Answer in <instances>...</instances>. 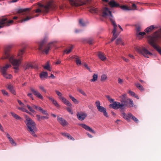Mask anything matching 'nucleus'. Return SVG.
<instances>
[{
  "mask_svg": "<svg viewBox=\"0 0 161 161\" xmlns=\"http://www.w3.org/2000/svg\"><path fill=\"white\" fill-rule=\"evenodd\" d=\"M31 9V8H20L19 9L18 11L17 12L18 13H22L24 12V14H26V13H25L26 11H30Z\"/></svg>",
  "mask_w": 161,
  "mask_h": 161,
  "instance_id": "22",
  "label": "nucleus"
},
{
  "mask_svg": "<svg viewBox=\"0 0 161 161\" xmlns=\"http://www.w3.org/2000/svg\"><path fill=\"white\" fill-rule=\"evenodd\" d=\"M90 11L92 13H97L98 11V9L97 8L94 7H92L90 8Z\"/></svg>",
  "mask_w": 161,
  "mask_h": 161,
  "instance_id": "43",
  "label": "nucleus"
},
{
  "mask_svg": "<svg viewBox=\"0 0 161 161\" xmlns=\"http://www.w3.org/2000/svg\"><path fill=\"white\" fill-rule=\"evenodd\" d=\"M9 141L10 142L11 144L14 146H16V144L15 142L14 141V140L12 138L10 139H9Z\"/></svg>",
  "mask_w": 161,
  "mask_h": 161,
  "instance_id": "46",
  "label": "nucleus"
},
{
  "mask_svg": "<svg viewBox=\"0 0 161 161\" xmlns=\"http://www.w3.org/2000/svg\"><path fill=\"white\" fill-rule=\"evenodd\" d=\"M24 68L25 70H26L30 68H33L34 67L31 63H28L25 65Z\"/></svg>",
  "mask_w": 161,
  "mask_h": 161,
  "instance_id": "27",
  "label": "nucleus"
},
{
  "mask_svg": "<svg viewBox=\"0 0 161 161\" xmlns=\"http://www.w3.org/2000/svg\"><path fill=\"white\" fill-rule=\"evenodd\" d=\"M57 120L59 123L63 126L66 125L67 123L66 121L62 117H58Z\"/></svg>",
  "mask_w": 161,
  "mask_h": 161,
  "instance_id": "19",
  "label": "nucleus"
},
{
  "mask_svg": "<svg viewBox=\"0 0 161 161\" xmlns=\"http://www.w3.org/2000/svg\"><path fill=\"white\" fill-rule=\"evenodd\" d=\"M25 48H23L21 50H20L18 53V56L19 57V58L17 59H20V62H21V61L22 60V55L25 52Z\"/></svg>",
  "mask_w": 161,
  "mask_h": 161,
  "instance_id": "23",
  "label": "nucleus"
},
{
  "mask_svg": "<svg viewBox=\"0 0 161 161\" xmlns=\"http://www.w3.org/2000/svg\"><path fill=\"white\" fill-rule=\"evenodd\" d=\"M96 106L98 110L103 114V115L106 117H108L109 116L106 112V109L103 106H100V102L98 101L95 102Z\"/></svg>",
  "mask_w": 161,
  "mask_h": 161,
  "instance_id": "10",
  "label": "nucleus"
},
{
  "mask_svg": "<svg viewBox=\"0 0 161 161\" xmlns=\"http://www.w3.org/2000/svg\"><path fill=\"white\" fill-rule=\"evenodd\" d=\"M8 89L12 94L14 95L15 94V91L12 86L11 85H8Z\"/></svg>",
  "mask_w": 161,
  "mask_h": 161,
  "instance_id": "31",
  "label": "nucleus"
},
{
  "mask_svg": "<svg viewBox=\"0 0 161 161\" xmlns=\"http://www.w3.org/2000/svg\"><path fill=\"white\" fill-rule=\"evenodd\" d=\"M73 46L72 45H69L68 47V49H66L64 51V52L66 53L67 54L69 53L71 51V50L73 48Z\"/></svg>",
  "mask_w": 161,
  "mask_h": 161,
  "instance_id": "33",
  "label": "nucleus"
},
{
  "mask_svg": "<svg viewBox=\"0 0 161 161\" xmlns=\"http://www.w3.org/2000/svg\"><path fill=\"white\" fill-rule=\"evenodd\" d=\"M55 92L59 96V98L60 99V98L61 97H63L62 96V94L59 92L57 90L55 91Z\"/></svg>",
  "mask_w": 161,
  "mask_h": 161,
  "instance_id": "47",
  "label": "nucleus"
},
{
  "mask_svg": "<svg viewBox=\"0 0 161 161\" xmlns=\"http://www.w3.org/2000/svg\"><path fill=\"white\" fill-rule=\"evenodd\" d=\"M154 28V25H152L146 28L145 30V31L147 32H148L151 31Z\"/></svg>",
  "mask_w": 161,
  "mask_h": 161,
  "instance_id": "36",
  "label": "nucleus"
},
{
  "mask_svg": "<svg viewBox=\"0 0 161 161\" xmlns=\"http://www.w3.org/2000/svg\"><path fill=\"white\" fill-rule=\"evenodd\" d=\"M128 93H129L130 95L134 97H135L138 99H139V97L138 96L135 94V93L131 91H129L128 92Z\"/></svg>",
  "mask_w": 161,
  "mask_h": 161,
  "instance_id": "40",
  "label": "nucleus"
},
{
  "mask_svg": "<svg viewBox=\"0 0 161 161\" xmlns=\"http://www.w3.org/2000/svg\"><path fill=\"white\" fill-rule=\"evenodd\" d=\"M136 51L146 57L148 58L147 56L148 55H152L151 53L143 47L138 48L137 49Z\"/></svg>",
  "mask_w": 161,
  "mask_h": 161,
  "instance_id": "13",
  "label": "nucleus"
},
{
  "mask_svg": "<svg viewBox=\"0 0 161 161\" xmlns=\"http://www.w3.org/2000/svg\"><path fill=\"white\" fill-rule=\"evenodd\" d=\"M69 97L75 103L78 104L79 103V102L72 95H69Z\"/></svg>",
  "mask_w": 161,
  "mask_h": 161,
  "instance_id": "41",
  "label": "nucleus"
},
{
  "mask_svg": "<svg viewBox=\"0 0 161 161\" xmlns=\"http://www.w3.org/2000/svg\"><path fill=\"white\" fill-rule=\"evenodd\" d=\"M27 107L30 111L33 113L35 112V111L30 106L27 105Z\"/></svg>",
  "mask_w": 161,
  "mask_h": 161,
  "instance_id": "50",
  "label": "nucleus"
},
{
  "mask_svg": "<svg viewBox=\"0 0 161 161\" xmlns=\"http://www.w3.org/2000/svg\"><path fill=\"white\" fill-rule=\"evenodd\" d=\"M30 89L31 92L35 96L42 100H43V97L37 90H35L34 88L31 87H30Z\"/></svg>",
  "mask_w": 161,
  "mask_h": 161,
  "instance_id": "14",
  "label": "nucleus"
},
{
  "mask_svg": "<svg viewBox=\"0 0 161 161\" xmlns=\"http://www.w3.org/2000/svg\"><path fill=\"white\" fill-rule=\"evenodd\" d=\"M141 31V27H138L136 29V35H138V33Z\"/></svg>",
  "mask_w": 161,
  "mask_h": 161,
  "instance_id": "61",
  "label": "nucleus"
},
{
  "mask_svg": "<svg viewBox=\"0 0 161 161\" xmlns=\"http://www.w3.org/2000/svg\"><path fill=\"white\" fill-rule=\"evenodd\" d=\"M132 8H132L133 9H136V5L134 3L132 4Z\"/></svg>",
  "mask_w": 161,
  "mask_h": 161,
  "instance_id": "64",
  "label": "nucleus"
},
{
  "mask_svg": "<svg viewBox=\"0 0 161 161\" xmlns=\"http://www.w3.org/2000/svg\"><path fill=\"white\" fill-rule=\"evenodd\" d=\"M80 125L86 130L91 132L93 133H95V131L92 130L91 128L85 124H80Z\"/></svg>",
  "mask_w": 161,
  "mask_h": 161,
  "instance_id": "16",
  "label": "nucleus"
},
{
  "mask_svg": "<svg viewBox=\"0 0 161 161\" xmlns=\"http://www.w3.org/2000/svg\"><path fill=\"white\" fill-rule=\"evenodd\" d=\"M161 39V34L156 32H155L153 36L150 38L149 42L150 44L161 55V48L156 44L159 40Z\"/></svg>",
  "mask_w": 161,
  "mask_h": 161,
  "instance_id": "4",
  "label": "nucleus"
},
{
  "mask_svg": "<svg viewBox=\"0 0 161 161\" xmlns=\"http://www.w3.org/2000/svg\"><path fill=\"white\" fill-rule=\"evenodd\" d=\"M107 78V76L105 75H103L101 77V80L103 81L105 80Z\"/></svg>",
  "mask_w": 161,
  "mask_h": 161,
  "instance_id": "48",
  "label": "nucleus"
},
{
  "mask_svg": "<svg viewBox=\"0 0 161 161\" xmlns=\"http://www.w3.org/2000/svg\"><path fill=\"white\" fill-rule=\"evenodd\" d=\"M66 109H67V111L70 114H73V112L71 110L70 108H66Z\"/></svg>",
  "mask_w": 161,
  "mask_h": 161,
  "instance_id": "57",
  "label": "nucleus"
},
{
  "mask_svg": "<svg viewBox=\"0 0 161 161\" xmlns=\"http://www.w3.org/2000/svg\"><path fill=\"white\" fill-rule=\"evenodd\" d=\"M11 114L16 119L19 120L22 119L21 118L17 115V114L13 112H11Z\"/></svg>",
  "mask_w": 161,
  "mask_h": 161,
  "instance_id": "34",
  "label": "nucleus"
},
{
  "mask_svg": "<svg viewBox=\"0 0 161 161\" xmlns=\"http://www.w3.org/2000/svg\"><path fill=\"white\" fill-rule=\"evenodd\" d=\"M97 56L102 61H104L106 59V58L105 55L101 52H98Z\"/></svg>",
  "mask_w": 161,
  "mask_h": 161,
  "instance_id": "24",
  "label": "nucleus"
},
{
  "mask_svg": "<svg viewBox=\"0 0 161 161\" xmlns=\"http://www.w3.org/2000/svg\"><path fill=\"white\" fill-rule=\"evenodd\" d=\"M25 122L27 126V130L33 136L36 137L35 131L36 130V126L35 123L32 119L28 117L25 116Z\"/></svg>",
  "mask_w": 161,
  "mask_h": 161,
  "instance_id": "5",
  "label": "nucleus"
},
{
  "mask_svg": "<svg viewBox=\"0 0 161 161\" xmlns=\"http://www.w3.org/2000/svg\"><path fill=\"white\" fill-rule=\"evenodd\" d=\"M83 64L84 67L87 69H88L89 71L90 72H91V71L90 70V68L88 67V65L87 64H86L85 63H84Z\"/></svg>",
  "mask_w": 161,
  "mask_h": 161,
  "instance_id": "54",
  "label": "nucleus"
},
{
  "mask_svg": "<svg viewBox=\"0 0 161 161\" xmlns=\"http://www.w3.org/2000/svg\"><path fill=\"white\" fill-rule=\"evenodd\" d=\"M127 101L126 103H128L129 104V107H133L134 105L133 101L130 99H127Z\"/></svg>",
  "mask_w": 161,
  "mask_h": 161,
  "instance_id": "42",
  "label": "nucleus"
},
{
  "mask_svg": "<svg viewBox=\"0 0 161 161\" xmlns=\"http://www.w3.org/2000/svg\"><path fill=\"white\" fill-rule=\"evenodd\" d=\"M87 42L89 44H92V43L93 39L92 38L88 39L87 40Z\"/></svg>",
  "mask_w": 161,
  "mask_h": 161,
  "instance_id": "53",
  "label": "nucleus"
},
{
  "mask_svg": "<svg viewBox=\"0 0 161 161\" xmlns=\"http://www.w3.org/2000/svg\"><path fill=\"white\" fill-rule=\"evenodd\" d=\"M43 67L45 69H47L49 71H51V69L48 62L45 65L43 66Z\"/></svg>",
  "mask_w": 161,
  "mask_h": 161,
  "instance_id": "38",
  "label": "nucleus"
},
{
  "mask_svg": "<svg viewBox=\"0 0 161 161\" xmlns=\"http://www.w3.org/2000/svg\"><path fill=\"white\" fill-rule=\"evenodd\" d=\"M78 119L80 120H83L87 116V114L84 112L77 113L76 114Z\"/></svg>",
  "mask_w": 161,
  "mask_h": 161,
  "instance_id": "15",
  "label": "nucleus"
},
{
  "mask_svg": "<svg viewBox=\"0 0 161 161\" xmlns=\"http://www.w3.org/2000/svg\"><path fill=\"white\" fill-rule=\"evenodd\" d=\"M60 100H61L62 102L64 103L65 105H67L68 106H69L70 107H71L72 106V104L64 97H61Z\"/></svg>",
  "mask_w": 161,
  "mask_h": 161,
  "instance_id": "20",
  "label": "nucleus"
},
{
  "mask_svg": "<svg viewBox=\"0 0 161 161\" xmlns=\"http://www.w3.org/2000/svg\"><path fill=\"white\" fill-rule=\"evenodd\" d=\"M93 78L90 80V81L91 82H95L97 80L98 78L97 74H94L92 76Z\"/></svg>",
  "mask_w": 161,
  "mask_h": 161,
  "instance_id": "39",
  "label": "nucleus"
},
{
  "mask_svg": "<svg viewBox=\"0 0 161 161\" xmlns=\"http://www.w3.org/2000/svg\"><path fill=\"white\" fill-rule=\"evenodd\" d=\"M118 82L120 84H121L123 82V80L119 78L118 79Z\"/></svg>",
  "mask_w": 161,
  "mask_h": 161,
  "instance_id": "62",
  "label": "nucleus"
},
{
  "mask_svg": "<svg viewBox=\"0 0 161 161\" xmlns=\"http://www.w3.org/2000/svg\"><path fill=\"white\" fill-rule=\"evenodd\" d=\"M53 42H51L47 44V46L45 47L44 51L45 53L47 54L50 50V49L53 46Z\"/></svg>",
  "mask_w": 161,
  "mask_h": 161,
  "instance_id": "18",
  "label": "nucleus"
},
{
  "mask_svg": "<svg viewBox=\"0 0 161 161\" xmlns=\"http://www.w3.org/2000/svg\"><path fill=\"white\" fill-rule=\"evenodd\" d=\"M161 39V34L156 32H155L153 36L150 38L149 42L150 44L161 55V48L156 44L159 40Z\"/></svg>",
  "mask_w": 161,
  "mask_h": 161,
  "instance_id": "3",
  "label": "nucleus"
},
{
  "mask_svg": "<svg viewBox=\"0 0 161 161\" xmlns=\"http://www.w3.org/2000/svg\"><path fill=\"white\" fill-rule=\"evenodd\" d=\"M113 34V37L111 39V41H113L118 36V35L116 34V33H112Z\"/></svg>",
  "mask_w": 161,
  "mask_h": 161,
  "instance_id": "45",
  "label": "nucleus"
},
{
  "mask_svg": "<svg viewBox=\"0 0 161 161\" xmlns=\"http://www.w3.org/2000/svg\"><path fill=\"white\" fill-rule=\"evenodd\" d=\"M127 95L126 94H124L120 96V101L122 103H126L127 99H126Z\"/></svg>",
  "mask_w": 161,
  "mask_h": 161,
  "instance_id": "21",
  "label": "nucleus"
},
{
  "mask_svg": "<svg viewBox=\"0 0 161 161\" xmlns=\"http://www.w3.org/2000/svg\"><path fill=\"white\" fill-rule=\"evenodd\" d=\"M11 66L9 64H6L3 66H0V71L3 77L6 79H11L12 77V76L8 74L7 73L8 69L10 68Z\"/></svg>",
  "mask_w": 161,
  "mask_h": 161,
  "instance_id": "7",
  "label": "nucleus"
},
{
  "mask_svg": "<svg viewBox=\"0 0 161 161\" xmlns=\"http://www.w3.org/2000/svg\"><path fill=\"white\" fill-rule=\"evenodd\" d=\"M79 23L81 26H84L85 25V23L83 21V19H80L79 20Z\"/></svg>",
  "mask_w": 161,
  "mask_h": 161,
  "instance_id": "49",
  "label": "nucleus"
},
{
  "mask_svg": "<svg viewBox=\"0 0 161 161\" xmlns=\"http://www.w3.org/2000/svg\"><path fill=\"white\" fill-rule=\"evenodd\" d=\"M52 102L55 106L56 107L58 108H60L59 105L54 99L53 100Z\"/></svg>",
  "mask_w": 161,
  "mask_h": 161,
  "instance_id": "44",
  "label": "nucleus"
},
{
  "mask_svg": "<svg viewBox=\"0 0 161 161\" xmlns=\"http://www.w3.org/2000/svg\"><path fill=\"white\" fill-rule=\"evenodd\" d=\"M108 5L111 8L117 7H119V3H116L114 0H111L108 2Z\"/></svg>",
  "mask_w": 161,
  "mask_h": 161,
  "instance_id": "17",
  "label": "nucleus"
},
{
  "mask_svg": "<svg viewBox=\"0 0 161 161\" xmlns=\"http://www.w3.org/2000/svg\"><path fill=\"white\" fill-rule=\"evenodd\" d=\"M78 91L81 94H82L83 95L85 96H86V94L85 93V92L82 90L79 89L78 90Z\"/></svg>",
  "mask_w": 161,
  "mask_h": 161,
  "instance_id": "55",
  "label": "nucleus"
},
{
  "mask_svg": "<svg viewBox=\"0 0 161 161\" xmlns=\"http://www.w3.org/2000/svg\"><path fill=\"white\" fill-rule=\"evenodd\" d=\"M36 117L38 121H40L41 120H43L45 119H48V118L47 116H41L38 114L36 115Z\"/></svg>",
  "mask_w": 161,
  "mask_h": 161,
  "instance_id": "25",
  "label": "nucleus"
},
{
  "mask_svg": "<svg viewBox=\"0 0 161 161\" xmlns=\"http://www.w3.org/2000/svg\"><path fill=\"white\" fill-rule=\"evenodd\" d=\"M34 17L32 16H27L26 18L21 19L19 22H23L27 21L30 20L31 19L33 18Z\"/></svg>",
  "mask_w": 161,
  "mask_h": 161,
  "instance_id": "28",
  "label": "nucleus"
},
{
  "mask_svg": "<svg viewBox=\"0 0 161 161\" xmlns=\"http://www.w3.org/2000/svg\"><path fill=\"white\" fill-rule=\"evenodd\" d=\"M11 47V46L9 45L5 47L4 48V53L2 57V59H8L10 62L12 63L13 66H14V68L15 69V72H18L19 67L20 64V59H16L14 58L10 53V50Z\"/></svg>",
  "mask_w": 161,
  "mask_h": 161,
  "instance_id": "1",
  "label": "nucleus"
},
{
  "mask_svg": "<svg viewBox=\"0 0 161 161\" xmlns=\"http://www.w3.org/2000/svg\"><path fill=\"white\" fill-rule=\"evenodd\" d=\"M2 93L3 95H8V92L5 90H2Z\"/></svg>",
  "mask_w": 161,
  "mask_h": 161,
  "instance_id": "60",
  "label": "nucleus"
},
{
  "mask_svg": "<svg viewBox=\"0 0 161 161\" xmlns=\"http://www.w3.org/2000/svg\"><path fill=\"white\" fill-rule=\"evenodd\" d=\"M39 87L40 88V89L41 90H42L43 92H45V93H46V92H47L46 90L44 89V87L43 86H39Z\"/></svg>",
  "mask_w": 161,
  "mask_h": 161,
  "instance_id": "51",
  "label": "nucleus"
},
{
  "mask_svg": "<svg viewBox=\"0 0 161 161\" xmlns=\"http://www.w3.org/2000/svg\"><path fill=\"white\" fill-rule=\"evenodd\" d=\"M67 137L69 139L72 140L74 141L75 140V139L73 138L71 136L70 134H69L68 135H67Z\"/></svg>",
  "mask_w": 161,
  "mask_h": 161,
  "instance_id": "52",
  "label": "nucleus"
},
{
  "mask_svg": "<svg viewBox=\"0 0 161 161\" xmlns=\"http://www.w3.org/2000/svg\"><path fill=\"white\" fill-rule=\"evenodd\" d=\"M121 116L128 122L130 121V119L131 118V119L134 120L136 123H138V120L131 113H128V114L126 115L125 113H123L122 114Z\"/></svg>",
  "mask_w": 161,
  "mask_h": 161,
  "instance_id": "11",
  "label": "nucleus"
},
{
  "mask_svg": "<svg viewBox=\"0 0 161 161\" xmlns=\"http://www.w3.org/2000/svg\"><path fill=\"white\" fill-rule=\"evenodd\" d=\"M27 96L30 97L32 100L34 99L33 96L31 93H28L27 94Z\"/></svg>",
  "mask_w": 161,
  "mask_h": 161,
  "instance_id": "63",
  "label": "nucleus"
},
{
  "mask_svg": "<svg viewBox=\"0 0 161 161\" xmlns=\"http://www.w3.org/2000/svg\"><path fill=\"white\" fill-rule=\"evenodd\" d=\"M102 15L103 17H105L107 16L110 17H109V19L112 25L114 26V29L112 31V33H116L117 28V25L112 19L113 16L112 14L111 11L109 10L108 8L105 7L103 8L102 10Z\"/></svg>",
  "mask_w": 161,
  "mask_h": 161,
  "instance_id": "6",
  "label": "nucleus"
},
{
  "mask_svg": "<svg viewBox=\"0 0 161 161\" xmlns=\"http://www.w3.org/2000/svg\"><path fill=\"white\" fill-rule=\"evenodd\" d=\"M116 43L117 45L120 44L122 45H124V44L121 38H117L116 41Z\"/></svg>",
  "mask_w": 161,
  "mask_h": 161,
  "instance_id": "32",
  "label": "nucleus"
},
{
  "mask_svg": "<svg viewBox=\"0 0 161 161\" xmlns=\"http://www.w3.org/2000/svg\"><path fill=\"white\" fill-rule=\"evenodd\" d=\"M47 76L48 74L47 72H42L40 74V77L41 79L47 77Z\"/></svg>",
  "mask_w": 161,
  "mask_h": 161,
  "instance_id": "30",
  "label": "nucleus"
},
{
  "mask_svg": "<svg viewBox=\"0 0 161 161\" xmlns=\"http://www.w3.org/2000/svg\"><path fill=\"white\" fill-rule=\"evenodd\" d=\"M38 5L40 8H38L34 11L36 13L42 12L43 13H47L49 10H54L56 7L54 3L52 1L48 2L45 5L38 3Z\"/></svg>",
  "mask_w": 161,
  "mask_h": 161,
  "instance_id": "2",
  "label": "nucleus"
},
{
  "mask_svg": "<svg viewBox=\"0 0 161 161\" xmlns=\"http://www.w3.org/2000/svg\"><path fill=\"white\" fill-rule=\"evenodd\" d=\"M121 8L124 10H130L132 9L130 7H128L125 5H123L120 6Z\"/></svg>",
  "mask_w": 161,
  "mask_h": 161,
  "instance_id": "37",
  "label": "nucleus"
},
{
  "mask_svg": "<svg viewBox=\"0 0 161 161\" xmlns=\"http://www.w3.org/2000/svg\"><path fill=\"white\" fill-rule=\"evenodd\" d=\"M13 22V20L8 21L6 18H3L1 19L0 21V28L4 26H9Z\"/></svg>",
  "mask_w": 161,
  "mask_h": 161,
  "instance_id": "12",
  "label": "nucleus"
},
{
  "mask_svg": "<svg viewBox=\"0 0 161 161\" xmlns=\"http://www.w3.org/2000/svg\"><path fill=\"white\" fill-rule=\"evenodd\" d=\"M145 34V33L144 32H139L138 33V35H137V36L140 35V36H143Z\"/></svg>",
  "mask_w": 161,
  "mask_h": 161,
  "instance_id": "59",
  "label": "nucleus"
},
{
  "mask_svg": "<svg viewBox=\"0 0 161 161\" xmlns=\"http://www.w3.org/2000/svg\"><path fill=\"white\" fill-rule=\"evenodd\" d=\"M41 112L42 113V114H45L47 115H48V114L47 113V111L45 110H43L42 109V111Z\"/></svg>",
  "mask_w": 161,
  "mask_h": 161,
  "instance_id": "58",
  "label": "nucleus"
},
{
  "mask_svg": "<svg viewBox=\"0 0 161 161\" xmlns=\"http://www.w3.org/2000/svg\"><path fill=\"white\" fill-rule=\"evenodd\" d=\"M17 101L19 105L22 106V107H24V104L20 100H18Z\"/></svg>",
  "mask_w": 161,
  "mask_h": 161,
  "instance_id": "56",
  "label": "nucleus"
},
{
  "mask_svg": "<svg viewBox=\"0 0 161 161\" xmlns=\"http://www.w3.org/2000/svg\"><path fill=\"white\" fill-rule=\"evenodd\" d=\"M127 106V103H120L119 102H115L112 104L109 105L110 108H112L114 109H117L120 108L121 110L124 109L125 108V106Z\"/></svg>",
  "mask_w": 161,
  "mask_h": 161,
  "instance_id": "9",
  "label": "nucleus"
},
{
  "mask_svg": "<svg viewBox=\"0 0 161 161\" xmlns=\"http://www.w3.org/2000/svg\"><path fill=\"white\" fill-rule=\"evenodd\" d=\"M70 4L73 6L78 7L86 4L90 2L91 0H69Z\"/></svg>",
  "mask_w": 161,
  "mask_h": 161,
  "instance_id": "8",
  "label": "nucleus"
},
{
  "mask_svg": "<svg viewBox=\"0 0 161 161\" xmlns=\"http://www.w3.org/2000/svg\"><path fill=\"white\" fill-rule=\"evenodd\" d=\"M46 42V40L44 39L40 42L39 45L38 49L39 50H42V47Z\"/></svg>",
  "mask_w": 161,
  "mask_h": 161,
  "instance_id": "26",
  "label": "nucleus"
},
{
  "mask_svg": "<svg viewBox=\"0 0 161 161\" xmlns=\"http://www.w3.org/2000/svg\"><path fill=\"white\" fill-rule=\"evenodd\" d=\"M135 86L140 91H142L144 90V88L139 83H135Z\"/></svg>",
  "mask_w": 161,
  "mask_h": 161,
  "instance_id": "29",
  "label": "nucleus"
},
{
  "mask_svg": "<svg viewBox=\"0 0 161 161\" xmlns=\"http://www.w3.org/2000/svg\"><path fill=\"white\" fill-rule=\"evenodd\" d=\"M72 58H75L76 59L75 62L77 65H80L81 64V61L78 58L77 56H73Z\"/></svg>",
  "mask_w": 161,
  "mask_h": 161,
  "instance_id": "35",
  "label": "nucleus"
}]
</instances>
